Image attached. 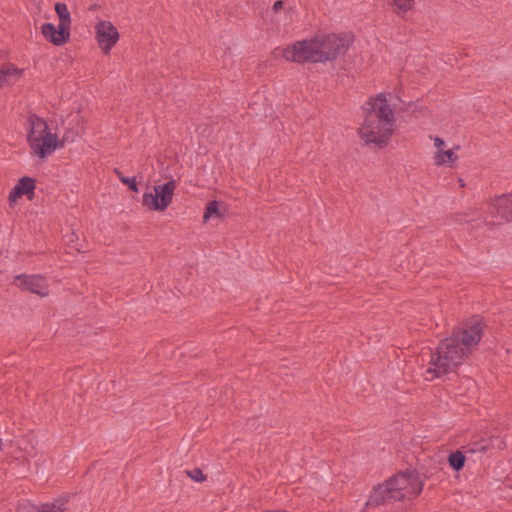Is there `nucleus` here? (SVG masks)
I'll return each instance as SVG.
<instances>
[{"mask_svg":"<svg viewBox=\"0 0 512 512\" xmlns=\"http://www.w3.org/2000/svg\"><path fill=\"white\" fill-rule=\"evenodd\" d=\"M388 97H391L390 93H379L370 97L362 107L363 122L358 128V136L367 146L383 149L391 142L396 118Z\"/></svg>","mask_w":512,"mask_h":512,"instance_id":"f257e3e1","label":"nucleus"},{"mask_svg":"<svg viewBox=\"0 0 512 512\" xmlns=\"http://www.w3.org/2000/svg\"><path fill=\"white\" fill-rule=\"evenodd\" d=\"M352 41L349 34H319L284 48L282 56L285 60L295 63H326L344 54Z\"/></svg>","mask_w":512,"mask_h":512,"instance_id":"f03ea898","label":"nucleus"},{"mask_svg":"<svg viewBox=\"0 0 512 512\" xmlns=\"http://www.w3.org/2000/svg\"><path fill=\"white\" fill-rule=\"evenodd\" d=\"M469 355L468 348L459 345L457 337L445 338L430 355L428 368L424 373L425 379L432 381L454 371Z\"/></svg>","mask_w":512,"mask_h":512,"instance_id":"7ed1b4c3","label":"nucleus"},{"mask_svg":"<svg viewBox=\"0 0 512 512\" xmlns=\"http://www.w3.org/2000/svg\"><path fill=\"white\" fill-rule=\"evenodd\" d=\"M28 123L29 129L27 140L32 155L39 159H45L57 148L63 146L64 141H58L57 135L51 133L49 126L44 119L33 114L29 116Z\"/></svg>","mask_w":512,"mask_h":512,"instance_id":"20e7f679","label":"nucleus"},{"mask_svg":"<svg viewBox=\"0 0 512 512\" xmlns=\"http://www.w3.org/2000/svg\"><path fill=\"white\" fill-rule=\"evenodd\" d=\"M393 501L411 499L418 496L423 489V482L417 472L398 473L388 479Z\"/></svg>","mask_w":512,"mask_h":512,"instance_id":"39448f33","label":"nucleus"},{"mask_svg":"<svg viewBox=\"0 0 512 512\" xmlns=\"http://www.w3.org/2000/svg\"><path fill=\"white\" fill-rule=\"evenodd\" d=\"M176 187L175 180L154 186L153 192L143 194L142 205L150 211L164 212L172 203Z\"/></svg>","mask_w":512,"mask_h":512,"instance_id":"423d86ee","label":"nucleus"},{"mask_svg":"<svg viewBox=\"0 0 512 512\" xmlns=\"http://www.w3.org/2000/svg\"><path fill=\"white\" fill-rule=\"evenodd\" d=\"M451 336L457 337L459 345L468 348V353L471 354L473 348L478 345L482 338V323L479 319L474 318L455 328Z\"/></svg>","mask_w":512,"mask_h":512,"instance_id":"0eeeda50","label":"nucleus"},{"mask_svg":"<svg viewBox=\"0 0 512 512\" xmlns=\"http://www.w3.org/2000/svg\"><path fill=\"white\" fill-rule=\"evenodd\" d=\"M14 283L23 291H29L31 293L37 294L40 297H46L49 294L48 282L47 280L38 274L35 275H27L20 274L16 275L14 278Z\"/></svg>","mask_w":512,"mask_h":512,"instance_id":"6e6552de","label":"nucleus"},{"mask_svg":"<svg viewBox=\"0 0 512 512\" xmlns=\"http://www.w3.org/2000/svg\"><path fill=\"white\" fill-rule=\"evenodd\" d=\"M487 205V212L493 218H500L505 222H512V191L508 194H502L489 199Z\"/></svg>","mask_w":512,"mask_h":512,"instance_id":"1a4fd4ad","label":"nucleus"},{"mask_svg":"<svg viewBox=\"0 0 512 512\" xmlns=\"http://www.w3.org/2000/svg\"><path fill=\"white\" fill-rule=\"evenodd\" d=\"M95 30L99 47L105 54H108L119 40L116 27L110 21L102 20L97 23Z\"/></svg>","mask_w":512,"mask_h":512,"instance_id":"9d476101","label":"nucleus"},{"mask_svg":"<svg viewBox=\"0 0 512 512\" xmlns=\"http://www.w3.org/2000/svg\"><path fill=\"white\" fill-rule=\"evenodd\" d=\"M36 180L32 177L24 176L21 177L13 189L10 191L8 200L12 206L22 196H27L29 200H32L35 196Z\"/></svg>","mask_w":512,"mask_h":512,"instance_id":"9b49d317","label":"nucleus"},{"mask_svg":"<svg viewBox=\"0 0 512 512\" xmlns=\"http://www.w3.org/2000/svg\"><path fill=\"white\" fill-rule=\"evenodd\" d=\"M42 35L56 46H61L68 42L70 38V27L58 24L55 27L52 23H44L41 26Z\"/></svg>","mask_w":512,"mask_h":512,"instance_id":"f8f14e48","label":"nucleus"},{"mask_svg":"<svg viewBox=\"0 0 512 512\" xmlns=\"http://www.w3.org/2000/svg\"><path fill=\"white\" fill-rule=\"evenodd\" d=\"M391 502H394L392 491L388 480H386L384 483L378 484L372 489L365 503V507H377Z\"/></svg>","mask_w":512,"mask_h":512,"instance_id":"ddd939ff","label":"nucleus"},{"mask_svg":"<svg viewBox=\"0 0 512 512\" xmlns=\"http://www.w3.org/2000/svg\"><path fill=\"white\" fill-rule=\"evenodd\" d=\"M24 70L8 63L0 68V86H12L23 76Z\"/></svg>","mask_w":512,"mask_h":512,"instance_id":"4468645a","label":"nucleus"},{"mask_svg":"<svg viewBox=\"0 0 512 512\" xmlns=\"http://www.w3.org/2000/svg\"><path fill=\"white\" fill-rule=\"evenodd\" d=\"M465 459L464 452L457 450L449 455L448 463L455 471H460L464 467Z\"/></svg>","mask_w":512,"mask_h":512,"instance_id":"2eb2a0df","label":"nucleus"},{"mask_svg":"<svg viewBox=\"0 0 512 512\" xmlns=\"http://www.w3.org/2000/svg\"><path fill=\"white\" fill-rule=\"evenodd\" d=\"M55 11L59 18V24L70 27L71 18H70V13L68 11L66 4L60 3V2L56 3Z\"/></svg>","mask_w":512,"mask_h":512,"instance_id":"dca6fc26","label":"nucleus"},{"mask_svg":"<svg viewBox=\"0 0 512 512\" xmlns=\"http://www.w3.org/2000/svg\"><path fill=\"white\" fill-rule=\"evenodd\" d=\"M66 502L64 500H56L52 503L42 504L39 508L40 512H63Z\"/></svg>","mask_w":512,"mask_h":512,"instance_id":"f3484780","label":"nucleus"},{"mask_svg":"<svg viewBox=\"0 0 512 512\" xmlns=\"http://www.w3.org/2000/svg\"><path fill=\"white\" fill-rule=\"evenodd\" d=\"M445 158L448 159V162H454L457 159V156L452 150L439 151L434 157L436 165H443L446 161Z\"/></svg>","mask_w":512,"mask_h":512,"instance_id":"a211bd4d","label":"nucleus"},{"mask_svg":"<svg viewBox=\"0 0 512 512\" xmlns=\"http://www.w3.org/2000/svg\"><path fill=\"white\" fill-rule=\"evenodd\" d=\"M114 172L117 175L118 179L121 181V183L127 185L129 189L132 190L133 192H138L136 179L134 177H125L119 169H114Z\"/></svg>","mask_w":512,"mask_h":512,"instance_id":"6ab92c4d","label":"nucleus"},{"mask_svg":"<svg viewBox=\"0 0 512 512\" xmlns=\"http://www.w3.org/2000/svg\"><path fill=\"white\" fill-rule=\"evenodd\" d=\"M212 216H216V217H220L221 216L220 212L218 210V203H217V201H210L207 204L203 218H204L205 221H207Z\"/></svg>","mask_w":512,"mask_h":512,"instance_id":"aec40b11","label":"nucleus"},{"mask_svg":"<svg viewBox=\"0 0 512 512\" xmlns=\"http://www.w3.org/2000/svg\"><path fill=\"white\" fill-rule=\"evenodd\" d=\"M185 474L194 480L195 482L202 483L206 480V475L200 468H194L192 470H185Z\"/></svg>","mask_w":512,"mask_h":512,"instance_id":"412c9836","label":"nucleus"},{"mask_svg":"<svg viewBox=\"0 0 512 512\" xmlns=\"http://www.w3.org/2000/svg\"><path fill=\"white\" fill-rule=\"evenodd\" d=\"M394 4L397 8L398 14L405 13L413 7L414 0H394Z\"/></svg>","mask_w":512,"mask_h":512,"instance_id":"4be33fe9","label":"nucleus"},{"mask_svg":"<svg viewBox=\"0 0 512 512\" xmlns=\"http://www.w3.org/2000/svg\"><path fill=\"white\" fill-rule=\"evenodd\" d=\"M465 449V453H470V454H474V453H478V452H484L488 449V445L485 444L484 442H477V443H474V444H470V445H467L466 447H464Z\"/></svg>","mask_w":512,"mask_h":512,"instance_id":"5701e85b","label":"nucleus"},{"mask_svg":"<svg viewBox=\"0 0 512 512\" xmlns=\"http://www.w3.org/2000/svg\"><path fill=\"white\" fill-rule=\"evenodd\" d=\"M284 6V2L282 0H278L276 1L274 4H273V11L274 12H278L279 10H281Z\"/></svg>","mask_w":512,"mask_h":512,"instance_id":"b1692460","label":"nucleus"},{"mask_svg":"<svg viewBox=\"0 0 512 512\" xmlns=\"http://www.w3.org/2000/svg\"><path fill=\"white\" fill-rule=\"evenodd\" d=\"M434 144L436 147H441L444 144V141L440 137H436L434 139Z\"/></svg>","mask_w":512,"mask_h":512,"instance_id":"393cba45","label":"nucleus"},{"mask_svg":"<svg viewBox=\"0 0 512 512\" xmlns=\"http://www.w3.org/2000/svg\"><path fill=\"white\" fill-rule=\"evenodd\" d=\"M459 183H460V186H461V187H464V186H465V183L463 182V180H462V179H459Z\"/></svg>","mask_w":512,"mask_h":512,"instance_id":"a878e982","label":"nucleus"},{"mask_svg":"<svg viewBox=\"0 0 512 512\" xmlns=\"http://www.w3.org/2000/svg\"><path fill=\"white\" fill-rule=\"evenodd\" d=\"M2 448V440L0 439V449Z\"/></svg>","mask_w":512,"mask_h":512,"instance_id":"bb28decb","label":"nucleus"}]
</instances>
